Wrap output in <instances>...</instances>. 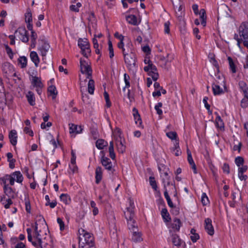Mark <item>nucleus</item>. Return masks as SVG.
Returning a JSON list of instances; mask_svg holds the SVG:
<instances>
[{"instance_id": "obj_18", "label": "nucleus", "mask_w": 248, "mask_h": 248, "mask_svg": "<svg viewBox=\"0 0 248 248\" xmlns=\"http://www.w3.org/2000/svg\"><path fill=\"white\" fill-rule=\"evenodd\" d=\"M116 146L117 150L120 153H124L125 151V146L124 145V140H120L118 141H116Z\"/></svg>"}, {"instance_id": "obj_43", "label": "nucleus", "mask_w": 248, "mask_h": 248, "mask_svg": "<svg viewBox=\"0 0 248 248\" xmlns=\"http://www.w3.org/2000/svg\"><path fill=\"white\" fill-rule=\"evenodd\" d=\"M149 182L151 186L155 190H156L157 186L156 185V181L155 180V179L154 177L150 176L149 177Z\"/></svg>"}, {"instance_id": "obj_28", "label": "nucleus", "mask_w": 248, "mask_h": 248, "mask_svg": "<svg viewBox=\"0 0 248 248\" xmlns=\"http://www.w3.org/2000/svg\"><path fill=\"white\" fill-rule=\"evenodd\" d=\"M232 201L234 202H238L242 200L241 194L238 190L236 191H233L232 194Z\"/></svg>"}, {"instance_id": "obj_1", "label": "nucleus", "mask_w": 248, "mask_h": 248, "mask_svg": "<svg viewBox=\"0 0 248 248\" xmlns=\"http://www.w3.org/2000/svg\"><path fill=\"white\" fill-rule=\"evenodd\" d=\"M129 203V205L126 207V211L124 212V215L127 220L128 228L132 233V240L136 243L140 242L142 240V238L134 218V203L133 201L130 200Z\"/></svg>"}, {"instance_id": "obj_16", "label": "nucleus", "mask_w": 248, "mask_h": 248, "mask_svg": "<svg viewBox=\"0 0 248 248\" xmlns=\"http://www.w3.org/2000/svg\"><path fill=\"white\" fill-rule=\"evenodd\" d=\"M79 80H80V92L81 93L82 99L83 101L84 102L85 100V98L87 97V94H85V95H84V93H83L86 90L85 85H86V80H82L80 76L79 77Z\"/></svg>"}, {"instance_id": "obj_29", "label": "nucleus", "mask_w": 248, "mask_h": 248, "mask_svg": "<svg viewBox=\"0 0 248 248\" xmlns=\"http://www.w3.org/2000/svg\"><path fill=\"white\" fill-rule=\"evenodd\" d=\"M181 225L182 223L180 220L178 218H175L173 219V223L171 224V227L172 229L179 231Z\"/></svg>"}, {"instance_id": "obj_6", "label": "nucleus", "mask_w": 248, "mask_h": 248, "mask_svg": "<svg viewBox=\"0 0 248 248\" xmlns=\"http://www.w3.org/2000/svg\"><path fill=\"white\" fill-rule=\"evenodd\" d=\"M239 38L248 39V22H243L239 27L238 34Z\"/></svg>"}, {"instance_id": "obj_5", "label": "nucleus", "mask_w": 248, "mask_h": 248, "mask_svg": "<svg viewBox=\"0 0 248 248\" xmlns=\"http://www.w3.org/2000/svg\"><path fill=\"white\" fill-rule=\"evenodd\" d=\"M124 60L127 66L131 69L136 66V55L133 52L130 53H124Z\"/></svg>"}, {"instance_id": "obj_46", "label": "nucleus", "mask_w": 248, "mask_h": 248, "mask_svg": "<svg viewBox=\"0 0 248 248\" xmlns=\"http://www.w3.org/2000/svg\"><path fill=\"white\" fill-rule=\"evenodd\" d=\"M108 51H109V57H110V58L111 59L114 56V51H113L112 44L110 40L108 41Z\"/></svg>"}, {"instance_id": "obj_11", "label": "nucleus", "mask_w": 248, "mask_h": 248, "mask_svg": "<svg viewBox=\"0 0 248 248\" xmlns=\"http://www.w3.org/2000/svg\"><path fill=\"white\" fill-rule=\"evenodd\" d=\"M31 77V84L34 87H43V85L41 82V78L36 76L34 72L32 73L31 75H30Z\"/></svg>"}, {"instance_id": "obj_15", "label": "nucleus", "mask_w": 248, "mask_h": 248, "mask_svg": "<svg viewBox=\"0 0 248 248\" xmlns=\"http://www.w3.org/2000/svg\"><path fill=\"white\" fill-rule=\"evenodd\" d=\"M9 138L11 143L13 145L15 146L17 143V133L15 130H11L9 134Z\"/></svg>"}, {"instance_id": "obj_44", "label": "nucleus", "mask_w": 248, "mask_h": 248, "mask_svg": "<svg viewBox=\"0 0 248 248\" xmlns=\"http://www.w3.org/2000/svg\"><path fill=\"white\" fill-rule=\"evenodd\" d=\"M82 6V4L80 2H78L76 5H72L70 6V10L75 12H79V8Z\"/></svg>"}, {"instance_id": "obj_50", "label": "nucleus", "mask_w": 248, "mask_h": 248, "mask_svg": "<svg viewBox=\"0 0 248 248\" xmlns=\"http://www.w3.org/2000/svg\"><path fill=\"white\" fill-rule=\"evenodd\" d=\"M25 201L26 211H27V213H30L31 210L30 202L29 200L26 198L25 199Z\"/></svg>"}, {"instance_id": "obj_60", "label": "nucleus", "mask_w": 248, "mask_h": 248, "mask_svg": "<svg viewBox=\"0 0 248 248\" xmlns=\"http://www.w3.org/2000/svg\"><path fill=\"white\" fill-rule=\"evenodd\" d=\"M171 212L174 215H177L179 213V208L176 206L174 205L173 207H171Z\"/></svg>"}, {"instance_id": "obj_51", "label": "nucleus", "mask_w": 248, "mask_h": 248, "mask_svg": "<svg viewBox=\"0 0 248 248\" xmlns=\"http://www.w3.org/2000/svg\"><path fill=\"white\" fill-rule=\"evenodd\" d=\"M25 20L26 23L32 22V15L30 11L27 12L25 14Z\"/></svg>"}, {"instance_id": "obj_4", "label": "nucleus", "mask_w": 248, "mask_h": 248, "mask_svg": "<svg viewBox=\"0 0 248 248\" xmlns=\"http://www.w3.org/2000/svg\"><path fill=\"white\" fill-rule=\"evenodd\" d=\"M80 71L83 74L86 75V79L90 78L92 76V70L87 62L84 59L80 60Z\"/></svg>"}, {"instance_id": "obj_64", "label": "nucleus", "mask_w": 248, "mask_h": 248, "mask_svg": "<svg viewBox=\"0 0 248 248\" xmlns=\"http://www.w3.org/2000/svg\"><path fill=\"white\" fill-rule=\"evenodd\" d=\"M191 240L193 242H196L200 238L198 233H193V235L190 237Z\"/></svg>"}, {"instance_id": "obj_39", "label": "nucleus", "mask_w": 248, "mask_h": 248, "mask_svg": "<svg viewBox=\"0 0 248 248\" xmlns=\"http://www.w3.org/2000/svg\"><path fill=\"white\" fill-rule=\"evenodd\" d=\"M235 163L239 167L244 164V159L242 156H237L235 158Z\"/></svg>"}, {"instance_id": "obj_24", "label": "nucleus", "mask_w": 248, "mask_h": 248, "mask_svg": "<svg viewBox=\"0 0 248 248\" xmlns=\"http://www.w3.org/2000/svg\"><path fill=\"white\" fill-rule=\"evenodd\" d=\"M212 90L215 95H220L223 93V89L217 84H213Z\"/></svg>"}, {"instance_id": "obj_36", "label": "nucleus", "mask_w": 248, "mask_h": 248, "mask_svg": "<svg viewBox=\"0 0 248 248\" xmlns=\"http://www.w3.org/2000/svg\"><path fill=\"white\" fill-rule=\"evenodd\" d=\"M167 137L171 140H177L178 139L177 134L174 131H170L166 132Z\"/></svg>"}, {"instance_id": "obj_20", "label": "nucleus", "mask_w": 248, "mask_h": 248, "mask_svg": "<svg viewBox=\"0 0 248 248\" xmlns=\"http://www.w3.org/2000/svg\"><path fill=\"white\" fill-rule=\"evenodd\" d=\"M11 174H14V176H12V177L14 178V184L15 183V181H16V182L21 183L23 181V177L19 171H16Z\"/></svg>"}, {"instance_id": "obj_42", "label": "nucleus", "mask_w": 248, "mask_h": 248, "mask_svg": "<svg viewBox=\"0 0 248 248\" xmlns=\"http://www.w3.org/2000/svg\"><path fill=\"white\" fill-rule=\"evenodd\" d=\"M201 202L203 205H206L209 203V201L206 193H203L201 197Z\"/></svg>"}, {"instance_id": "obj_3", "label": "nucleus", "mask_w": 248, "mask_h": 248, "mask_svg": "<svg viewBox=\"0 0 248 248\" xmlns=\"http://www.w3.org/2000/svg\"><path fill=\"white\" fill-rule=\"evenodd\" d=\"M3 189L5 194L8 197V199L6 200L7 203H5L3 202V199H4L5 197L1 198V201L2 202V204H4V207L6 209H8L13 203L12 199H14L15 198V193L13 189L7 185H4Z\"/></svg>"}, {"instance_id": "obj_8", "label": "nucleus", "mask_w": 248, "mask_h": 248, "mask_svg": "<svg viewBox=\"0 0 248 248\" xmlns=\"http://www.w3.org/2000/svg\"><path fill=\"white\" fill-rule=\"evenodd\" d=\"M42 43L41 45L39 46L38 47V50L40 51L41 55L43 57H45L46 55V53L48 52L50 46L48 43L44 40H41Z\"/></svg>"}, {"instance_id": "obj_12", "label": "nucleus", "mask_w": 248, "mask_h": 248, "mask_svg": "<svg viewBox=\"0 0 248 248\" xmlns=\"http://www.w3.org/2000/svg\"><path fill=\"white\" fill-rule=\"evenodd\" d=\"M101 163L106 170L112 172V163L108 158L103 156L101 158Z\"/></svg>"}, {"instance_id": "obj_45", "label": "nucleus", "mask_w": 248, "mask_h": 248, "mask_svg": "<svg viewBox=\"0 0 248 248\" xmlns=\"http://www.w3.org/2000/svg\"><path fill=\"white\" fill-rule=\"evenodd\" d=\"M81 50L82 54L84 57L88 58V56L90 55L91 49L90 48V46H89V47H85V48H83V49Z\"/></svg>"}, {"instance_id": "obj_26", "label": "nucleus", "mask_w": 248, "mask_h": 248, "mask_svg": "<svg viewBox=\"0 0 248 248\" xmlns=\"http://www.w3.org/2000/svg\"><path fill=\"white\" fill-rule=\"evenodd\" d=\"M171 237L172 242L174 246L179 247L181 245L182 240L179 238L178 235L176 234H172Z\"/></svg>"}, {"instance_id": "obj_19", "label": "nucleus", "mask_w": 248, "mask_h": 248, "mask_svg": "<svg viewBox=\"0 0 248 248\" xmlns=\"http://www.w3.org/2000/svg\"><path fill=\"white\" fill-rule=\"evenodd\" d=\"M102 178V170L101 167H97L95 170V183L99 184Z\"/></svg>"}, {"instance_id": "obj_55", "label": "nucleus", "mask_w": 248, "mask_h": 248, "mask_svg": "<svg viewBox=\"0 0 248 248\" xmlns=\"http://www.w3.org/2000/svg\"><path fill=\"white\" fill-rule=\"evenodd\" d=\"M130 79L129 76L125 73L124 74V80L125 83V87H130V82L129 80Z\"/></svg>"}, {"instance_id": "obj_13", "label": "nucleus", "mask_w": 248, "mask_h": 248, "mask_svg": "<svg viewBox=\"0 0 248 248\" xmlns=\"http://www.w3.org/2000/svg\"><path fill=\"white\" fill-rule=\"evenodd\" d=\"M69 132L70 134H80L82 133L83 128L81 125H78L74 124H69Z\"/></svg>"}, {"instance_id": "obj_31", "label": "nucleus", "mask_w": 248, "mask_h": 248, "mask_svg": "<svg viewBox=\"0 0 248 248\" xmlns=\"http://www.w3.org/2000/svg\"><path fill=\"white\" fill-rule=\"evenodd\" d=\"M60 198L61 201L66 204H69L71 202L70 197L67 194H62L60 196Z\"/></svg>"}, {"instance_id": "obj_2", "label": "nucleus", "mask_w": 248, "mask_h": 248, "mask_svg": "<svg viewBox=\"0 0 248 248\" xmlns=\"http://www.w3.org/2000/svg\"><path fill=\"white\" fill-rule=\"evenodd\" d=\"M79 236L82 235L84 238L85 243H82L85 245V248H96L94 245V237L92 233L86 232L83 229L78 231Z\"/></svg>"}, {"instance_id": "obj_59", "label": "nucleus", "mask_w": 248, "mask_h": 248, "mask_svg": "<svg viewBox=\"0 0 248 248\" xmlns=\"http://www.w3.org/2000/svg\"><path fill=\"white\" fill-rule=\"evenodd\" d=\"M149 75L152 77L153 80L156 81L158 78V74L157 72L149 73Z\"/></svg>"}, {"instance_id": "obj_35", "label": "nucleus", "mask_w": 248, "mask_h": 248, "mask_svg": "<svg viewBox=\"0 0 248 248\" xmlns=\"http://www.w3.org/2000/svg\"><path fill=\"white\" fill-rule=\"evenodd\" d=\"M47 90L50 94L52 95V99H55L58 93L56 87L54 86H50L48 87Z\"/></svg>"}, {"instance_id": "obj_34", "label": "nucleus", "mask_w": 248, "mask_h": 248, "mask_svg": "<svg viewBox=\"0 0 248 248\" xmlns=\"http://www.w3.org/2000/svg\"><path fill=\"white\" fill-rule=\"evenodd\" d=\"M108 152L109 154V157L114 160L115 159V154L114 151V145L113 141H111L109 142V146L108 148Z\"/></svg>"}, {"instance_id": "obj_10", "label": "nucleus", "mask_w": 248, "mask_h": 248, "mask_svg": "<svg viewBox=\"0 0 248 248\" xmlns=\"http://www.w3.org/2000/svg\"><path fill=\"white\" fill-rule=\"evenodd\" d=\"M132 111L135 124L138 125L139 127L143 129V125L142 124V120L140 115L139 113L138 109L135 108H134Z\"/></svg>"}, {"instance_id": "obj_17", "label": "nucleus", "mask_w": 248, "mask_h": 248, "mask_svg": "<svg viewBox=\"0 0 248 248\" xmlns=\"http://www.w3.org/2000/svg\"><path fill=\"white\" fill-rule=\"evenodd\" d=\"M239 88L244 96L248 97V86L244 81H240L238 83Z\"/></svg>"}, {"instance_id": "obj_40", "label": "nucleus", "mask_w": 248, "mask_h": 248, "mask_svg": "<svg viewBox=\"0 0 248 248\" xmlns=\"http://www.w3.org/2000/svg\"><path fill=\"white\" fill-rule=\"evenodd\" d=\"M114 138L116 141H118L120 140H122L121 137V131L119 128H116L114 133Z\"/></svg>"}, {"instance_id": "obj_58", "label": "nucleus", "mask_w": 248, "mask_h": 248, "mask_svg": "<svg viewBox=\"0 0 248 248\" xmlns=\"http://www.w3.org/2000/svg\"><path fill=\"white\" fill-rule=\"evenodd\" d=\"M223 172L229 174L230 173V167L229 165L227 163H224L222 167Z\"/></svg>"}, {"instance_id": "obj_33", "label": "nucleus", "mask_w": 248, "mask_h": 248, "mask_svg": "<svg viewBox=\"0 0 248 248\" xmlns=\"http://www.w3.org/2000/svg\"><path fill=\"white\" fill-rule=\"evenodd\" d=\"M108 145L107 141L103 139H98L96 141V147L100 150L103 149L105 146Z\"/></svg>"}, {"instance_id": "obj_27", "label": "nucleus", "mask_w": 248, "mask_h": 248, "mask_svg": "<svg viewBox=\"0 0 248 248\" xmlns=\"http://www.w3.org/2000/svg\"><path fill=\"white\" fill-rule=\"evenodd\" d=\"M199 15L201 19V24L204 27L206 26V16L205 10L204 9H201L200 11Z\"/></svg>"}, {"instance_id": "obj_49", "label": "nucleus", "mask_w": 248, "mask_h": 248, "mask_svg": "<svg viewBox=\"0 0 248 248\" xmlns=\"http://www.w3.org/2000/svg\"><path fill=\"white\" fill-rule=\"evenodd\" d=\"M241 106L243 108H246L248 106V97L244 96L241 102Z\"/></svg>"}, {"instance_id": "obj_23", "label": "nucleus", "mask_w": 248, "mask_h": 248, "mask_svg": "<svg viewBox=\"0 0 248 248\" xmlns=\"http://www.w3.org/2000/svg\"><path fill=\"white\" fill-rule=\"evenodd\" d=\"M14 174H6L2 178H0V180L3 183L4 185H6V181H9L10 184L11 186L14 185V178L12 177V176H14Z\"/></svg>"}, {"instance_id": "obj_41", "label": "nucleus", "mask_w": 248, "mask_h": 248, "mask_svg": "<svg viewBox=\"0 0 248 248\" xmlns=\"http://www.w3.org/2000/svg\"><path fill=\"white\" fill-rule=\"evenodd\" d=\"M164 196L167 200L169 206L170 208L173 207L174 204L169 195L168 191H166V190L164 191Z\"/></svg>"}, {"instance_id": "obj_47", "label": "nucleus", "mask_w": 248, "mask_h": 248, "mask_svg": "<svg viewBox=\"0 0 248 248\" xmlns=\"http://www.w3.org/2000/svg\"><path fill=\"white\" fill-rule=\"evenodd\" d=\"M187 160L189 164L192 166L194 165H195V163L194 162V160L192 158L191 153L189 150H187Z\"/></svg>"}, {"instance_id": "obj_22", "label": "nucleus", "mask_w": 248, "mask_h": 248, "mask_svg": "<svg viewBox=\"0 0 248 248\" xmlns=\"http://www.w3.org/2000/svg\"><path fill=\"white\" fill-rule=\"evenodd\" d=\"M161 214L164 222H168L170 221L171 218L170 214L166 208H163L162 209Z\"/></svg>"}, {"instance_id": "obj_32", "label": "nucleus", "mask_w": 248, "mask_h": 248, "mask_svg": "<svg viewBox=\"0 0 248 248\" xmlns=\"http://www.w3.org/2000/svg\"><path fill=\"white\" fill-rule=\"evenodd\" d=\"M94 91V82L93 79H90L88 83V91L91 94H93Z\"/></svg>"}, {"instance_id": "obj_7", "label": "nucleus", "mask_w": 248, "mask_h": 248, "mask_svg": "<svg viewBox=\"0 0 248 248\" xmlns=\"http://www.w3.org/2000/svg\"><path fill=\"white\" fill-rule=\"evenodd\" d=\"M16 33H18L20 39L24 43H27L29 41L28 32L24 27H20L16 31Z\"/></svg>"}, {"instance_id": "obj_14", "label": "nucleus", "mask_w": 248, "mask_h": 248, "mask_svg": "<svg viewBox=\"0 0 248 248\" xmlns=\"http://www.w3.org/2000/svg\"><path fill=\"white\" fill-rule=\"evenodd\" d=\"M30 57L35 66L36 67H38L40 63V59L37 52L34 51H31L30 54Z\"/></svg>"}, {"instance_id": "obj_30", "label": "nucleus", "mask_w": 248, "mask_h": 248, "mask_svg": "<svg viewBox=\"0 0 248 248\" xmlns=\"http://www.w3.org/2000/svg\"><path fill=\"white\" fill-rule=\"evenodd\" d=\"M78 46L81 49H83V48L89 47L90 46L88 41L87 39H82L80 38L78 40Z\"/></svg>"}, {"instance_id": "obj_53", "label": "nucleus", "mask_w": 248, "mask_h": 248, "mask_svg": "<svg viewBox=\"0 0 248 248\" xmlns=\"http://www.w3.org/2000/svg\"><path fill=\"white\" fill-rule=\"evenodd\" d=\"M57 221L58 223L59 224L60 230L63 231L64 229V222L62 221V219L60 217H58L57 218Z\"/></svg>"}, {"instance_id": "obj_54", "label": "nucleus", "mask_w": 248, "mask_h": 248, "mask_svg": "<svg viewBox=\"0 0 248 248\" xmlns=\"http://www.w3.org/2000/svg\"><path fill=\"white\" fill-rule=\"evenodd\" d=\"M248 166L247 165H242L240 167H238V173H244L247 170H248Z\"/></svg>"}, {"instance_id": "obj_56", "label": "nucleus", "mask_w": 248, "mask_h": 248, "mask_svg": "<svg viewBox=\"0 0 248 248\" xmlns=\"http://www.w3.org/2000/svg\"><path fill=\"white\" fill-rule=\"evenodd\" d=\"M170 25L169 21H167L164 23V32L165 33L169 34L170 33Z\"/></svg>"}, {"instance_id": "obj_38", "label": "nucleus", "mask_w": 248, "mask_h": 248, "mask_svg": "<svg viewBox=\"0 0 248 248\" xmlns=\"http://www.w3.org/2000/svg\"><path fill=\"white\" fill-rule=\"evenodd\" d=\"M228 60L229 63L230 68L231 71L232 72V73H235L236 71L235 66V65L233 62L232 59V58L231 57H228Z\"/></svg>"}, {"instance_id": "obj_62", "label": "nucleus", "mask_w": 248, "mask_h": 248, "mask_svg": "<svg viewBox=\"0 0 248 248\" xmlns=\"http://www.w3.org/2000/svg\"><path fill=\"white\" fill-rule=\"evenodd\" d=\"M173 145H174V147H172L171 149L172 152H175L176 149H178V148H180V146H179V140H175Z\"/></svg>"}, {"instance_id": "obj_37", "label": "nucleus", "mask_w": 248, "mask_h": 248, "mask_svg": "<svg viewBox=\"0 0 248 248\" xmlns=\"http://www.w3.org/2000/svg\"><path fill=\"white\" fill-rule=\"evenodd\" d=\"M18 62L21 65L22 68H25L27 66V59L25 56L20 57L18 60Z\"/></svg>"}, {"instance_id": "obj_48", "label": "nucleus", "mask_w": 248, "mask_h": 248, "mask_svg": "<svg viewBox=\"0 0 248 248\" xmlns=\"http://www.w3.org/2000/svg\"><path fill=\"white\" fill-rule=\"evenodd\" d=\"M104 96L106 102L107 107L109 108L111 106V103L109 100V95L106 91L104 93Z\"/></svg>"}, {"instance_id": "obj_57", "label": "nucleus", "mask_w": 248, "mask_h": 248, "mask_svg": "<svg viewBox=\"0 0 248 248\" xmlns=\"http://www.w3.org/2000/svg\"><path fill=\"white\" fill-rule=\"evenodd\" d=\"M27 234H28V241L30 242H32L33 241H32V236H31V232H32V230L31 228H27Z\"/></svg>"}, {"instance_id": "obj_63", "label": "nucleus", "mask_w": 248, "mask_h": 248, "mask_svg": "<svg viewBox=\"0 0 248 248\" xmlns=\"http://www.w3.org/2000/svg\"><path fill=\"white\" fill-rule=\"evenodd\" d=\"M24 131L26 134H28L30 136L32 137L33 136V132L32 130L29 127H25L24 129Z\"/></svg>"}, {"instance_id": "obj_21", "label": "nucleus", "mask_w": 248, "mask_h": 248, "mask_svg": "<svg viewBox=\"0 0 248 248\" xmlns=\"http://www.w3.org/2000/svg\"><path fill=\"white\" fill-rule=\"evenodd\" d=\"M26 97L30 105L33 106L35 104V98L34 94L32 92L29 91L26 94Z\"/></svg>"}, {"instance_id": "obj_52", "label": "nucleus", "mask_w": 248, "mask_h": 248, "mask_svg": "<svg viewBox=\"0 0 248 248\" xmlns=\"http://www.w3.org/2000/svg\"><path fill=\"white\" fill-rule=\"evenodd\" d=\"M41 231L34 232V238H35L38 242V243H43L42 239L41 238V235L40 234Z\"/></svg>"}, {"instance_id": "obj_9", "label": "nucleus", "mask_w": 248, "mask_h": 248, "mask_svg": "<svg viewBox=\"0 0 248 248\" xmlns=\"http://www.w3.org/2000/svg\"><path fill=\"white\" fill-rule=\"evenodd\" d=\"M204 228L207 233L210 235L214 234V229L212 224V220L207 218L204 220Z\"/></svg>"}, {"instance_id": "obj_61", "label": "nucleus", "mask_w": 248, "mask_h": 248, "mask_svg": "<svg viewBox=\"0 0 248 248\" xmlns=\"http://www.w3.org/2000/svg\"><path fill=\"white\" fill-rule=\"evenodd\" d=\"M173 145H174V147H172L171 149L172 152H175L176 149H178V148H180V146H179V140H175Z\"/></svg>"}, {"instance_id": "obj_25", "label": "nucleus", "mask_w": 248, "mask_h": 248, "mask_svg": "<svg viewBox=\"0 0 248 248\" xmlns=\"http://www.w3.org/2000/svg\"><path fill=\"white\" fill-rule=\"evenodd\" d=\"M126 21L130 24L137 25L139 24L137 17L133 15L128 16L126 17Z\"/></svg>"}]
</instances>
